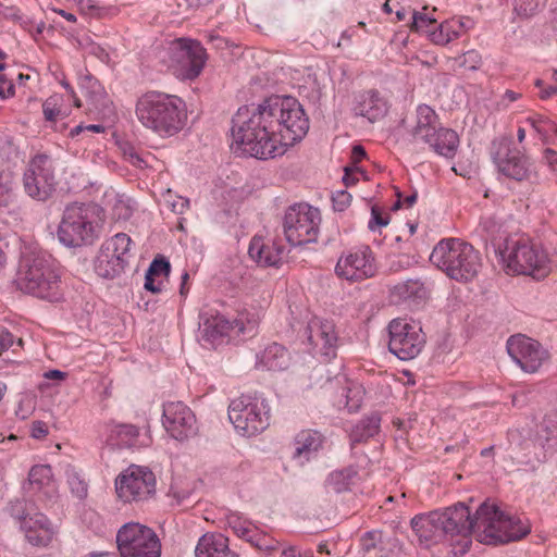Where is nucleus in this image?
<instances>
[{
	"mask_svg": "<svg viewBox=\"0 0 557 557\" xmlns=\"http://www.w3.org/2000/svg\"><path fill=\"white\" fill-rule=\"evenodd\" d=\"M253 544L265 552H274L281 548V543L277 540L260 536L259 534Z\"/></svg>",
	"mask_w": 557,
	"mask_h": 557,
	"instance_id": "56",
	"label": "nucleus"
},
{
	"mask_svg": "<svg viewBox=\"0 0 557 557\" xmlns=\"http://www.w3.org/2000/svg\"><path fill=\"white\" fill-rule=\"evenodd\" d=\"M513 10L520 17L527 18L536 13L545 0H513Z\"/></svg>",
	"mask_w": 557,
	"mask_h": 557,
	"instance_id": "48",
	"label": "nucleus"
},
{
	"mask_svg": "<svg viewBox=\"0 0 557 557\" xmlns=\"http://www.w3.org/2000/svg\"><path fill=\"white\" fill-rule=\"evenodd\" d=\"M536 87L540 88V97L542 99H548L557 94V87L556 86H544L543 82L541 79H537L535 82Z\"/></svg>",
	"mask_w": 557,
	"mask_h": 557,
	"instance_id": "61",
	"label": "nucleus"
},
{
	"mask_svg": "<svg viewBox=\"0 0 557 557\" xmlns=\"http://www.w3.org/2000/svg\"><path fill=\"white\" fill-rule=\"evenodd\" d=\"M321 213L308 203L290 206L284 215L283 228L286 240L292 246L317 242L320 233Z\"/></svg>",
	"mask_w": 557,
	"mask_h": 557,
	"instance_id": "10",
	"label": "nucleus"
},
{
	"mask_svg": "<svg viewBox=\"0 0 557 557\" xmlns=\"http://www.w3.org/2000/svg\"><path fill=\"white\" fill-rule=\"evenodd\" d=\"M66 480L72 494L78 499L87 496L88 484L85 479L74 469L66 470Z\"/></svg>",
	"mask_w": 557,
	"mask_h": 557,
	"instance_id": "46",
	"label": "nucleus"
},
{
	"mask_svg": "<svg viewBox=\"0 0 557 557\" xmlns=\"http://www.w3.org/2000/svg\"><path fill=\"white\" fill-rule=\"evenodd\" d=\"M424 144H428L437 154L451 159L459 147V136L450 128L440 127Z\"/></svg>",
	"mask_w": 557,
	"mask_h": 557,
	"instance_id": "36",
	"label": "nucleus"
},
{
	"mask_svg": "<svg viewBox=\"0 0 557 557\" xmlns=\"http://www.w3.org/2000/svg\"><path fill=\"white\" fill-rule=\"evenodd\" d=\"M440 516L446 539H453L456 535L467 537L472 531L481 533L478 510L472 516L462 503L440 510Z\"/></svg>",
	"mask_w": 557,
	"mask_h": 557,
	"instance_id": "22",
	"label": "nucleus"
},
{
	"mask_svg": "<svg viewBox=\"0 0 557 557\" xmlns=\"http://www.w3.org/2000/svg\"><path fill=\"white\" fill-rule=\"evenodd\" d=\"M351 202V195L346 190H337L332 195V203L335 211L346 210Z\"/></svg>",
	"mask_w": 557,
	"mask_h": 557,
	"instance_id": "54",
	"label": "nucleus"
},
{
	"mask_svg": "<svg viewBox=\"0 0 557 557\" xmlns=\"http://www.w3.org/2000/svg\"><path fill=\"white\" fill-rule=\"evenodd\" d=\"M227 414L235 431L242 436L258 435L270 424V406L267 399L258 394H243L232 399Z\"/></svg>",
	"mask_w": 557,
	"mask_h": 557,
	"instance_id": "8",
	"label": "nucleus"
},
{
	"mask_svg": "<svg viewBox=\"0 0 557 557\" xmlns=\"http://www.w3.org/2000/svg\"><path fill=\"white\" fill-rule=\"evenodd\" d=\"M11 515L18 520L26 541L33 546L46 547L57 534V528L44 513L33 509H27L24 512L22 502H16L11 506Z\"/></svg>",
	"mask_w": 557,
	"mask_h": 557,
	"instance_id": "17",
	"label": "nucleus"
},
{
	"mask_svg": "<svg viewBox=\"0 0 557 557\" xmlns=\"http://www.w3.org/2000/svg\"><path fill=\"white\" fill-rule=\"evenodd\" d=\"M507 351L521 370L528 373H535L548 359L547 350L539 342L521 334L508 338Z\"/></svg>",
	"mask_w": 557,
	"mask_h": 557,
	"instance_id": "19",
	"label": "nucleus"
},
{
	"mask_svg": "<svg viewBox=\"0 0 557 557\" xmlns=\"http://www.w3.org/2000/svg\"><path fill=\"white\" fill-rule=\"evenodd\" d=\"M388 349L403 361L412 360L420 355L425 345V335L419 323L397 318L388 323Z\"/></svg>",
	"mask_w": 557,
	"mask_h": 557,
	"instance_id": "12",
	"label": "nucleus"
},
{
	"mask_svg": "<svg viewBox=\"0 0 557 557\" xmlns=\"http://www.w3.org/2000/svg\"><path fill=\"white\" fill-rule=\"evenodd\" d=\"M250 259L263 268H278L283 262L284 247L272 239L253 236L248 247Z\"/></svg>",
	"mask_w": 557,
	"mask_h": 557,
	"instance_id": "26",
	"label": "nucleus"
},
{
	"mask_svg": "<svg viewBox=\"0 0 557 557\" xmlns=\"http://www.w3.org/2000/svg\"><path fill=\"white\" fill-rule=\"evenodd\" d=\"M115 491L125 503L148 498L156 491V478L147 467L132 465L115 480Z\"/></svg>",
	"mask_w": 557,
	"mask_h": 557,
	"instance_id": "14",
	"label": "nucleus"
},
{
	"mask_svg": "<svg viewBox=\"0 0 557 557\" xmlns=\"http://www.w3.org/2000/svg\"><path fill=\"white\" fill-rule=\"evenodd\" d=\"M366 391L364 387L357 382H349L342 392L337 400L338 408H345L348 412H356L360 409Z\"/></svg>",
	"mask_w": 557,
	"mask_h": 557,
	"instance_id": "39",
	"label": "nucleus"
},
{
	"mask_svg": "<svg viewBox=\"0 0 557 557\" xmlns=\"http://www.w3.org/2000/svg\"><path fill=\"white\" fill-rule=\"evenodd\" d=\"M162 425L166 434L177 442L188 441L199 431L196 414L183 401H168L163 405Z\"/></svg>",
	"mask_w": 557,
	"mask_h": 557,
	"instance_id": "18",
	"label": "nucleus"
},
{
	"mask_svg": "<svg viewBox=\"0 0 557 557\" xmlns=\"http://www.w3.org/2000/svg\"><path fill=\"white\" fill-rule=\"evenodd\" d=\"M14 343V336L7 329L0 327V354L11 348Z\"/></svg>",
	"mask_w": 557,
	"mask_h": 557,
	"instance_id": "59",
	"label": "nucleus"
},
{
	"mask_svg": "<svg viewBox=\"0 0 557 557\" xmlns=\"http://www.w3.org/2000/svg\"><path fill=\"white\" fill-rule=\"evenodd\" d=\"M35 408L36 401L34 397L26 395L20 399L15 409V416L21 420H26L34 413Z\"/></svg>",
	"mask_w": 557,
	"mask_h": 557,
	"instance_id": "50",
	"label": "nucleus"
},
{
	"mask_svg": "<svg viewBox=\"0 0 557 557\" xmlns=\"http://www.w3.org/2000/svg\"><path fill=\"white\" fill-rule=\"evenodd\" d=\"M147 274H150V275H153V276H157V277H160V278H165L169 273H170V263L169 261H166L165 259H154L147 272Z\"/></svg>",
	"mask_w": 557,
	"mask_h": 557,
	"instance_id": "52",
	"label": "nucleus"
},
{
	"mask_svg": "<svg viewBox=\"0 0 557 557\" xmlns=\"http://www.w3.org/2000/svg\"><path fill=\"white\" fill-rule=\"evenodd\" d=\"M357 475L354 467L333 471L326 479V488L336 494L347 492L357 482Z\"/></svg>",
	"mask_w": 557,
	"mask_h": 557,
	"instance_id": "38",
	"label": "nucleus"
},
{
	"mask_svg": "<svg viewBox=\"0 0 557 557\" xmlns=\"http://www.w3.org/2000/svg\"><path fill=\"white\" fill-rule=\"evenodd\" d=\"M64 98L60 94H53L42 103V113L46 121L55 122L59 117L65 116L63 110Z\"/></svg>",
	"mask_w": 557,
	"mask_h": 557,
	"instance_id": "45",
	"label": "nucleus"
},
{
	"mask_svg": "<svg viewBox=\"0 0 557 557\" xmlns=\"http://www.w3.org/2000/svg\"><path fill=\"white\" fill-rule=\"evenodd\" d=\"M230 336H236L232 320L213 310H205L200 313L199 339L201 342L215 345Z\"/></svg>",
	"mask_w": 557,
	"mask_h": 557,
	"instance_id": "24",
	"label": "nucleus"
},
{
	"mask_svg": "<svg viewBox=\"0 0 557 557\" xmlns=\"http://www.w3.org/2000/svg\"><path fill=\"white\" fill-rule=\"evenodd\" d=\"M309 131V119L290 96H272L260 103L240 107L232 121L234 152L259 160L283 156Z\"/></svg>",
	"mask_w": 557,
	"mask_h": 557,
	"instance_id": "1",
	"label": "nucleus"
},
{
	"mask_svg": "<svg viewBox=\"0 0 557 557\" xmlns=\"http://www.w3.org/2000/svg\"><path fill=\"white\" fill-rule=\"evenodd\" d=\"M536 442L547 450L557 448V413L545 417Z\"/></svg>",
	"mask_w": 557,
	"mask_h": 557,
	"instance_id": "42",
	"label": "nucleus"
},
{
	"mask_svg": "<svg viewBox=\"0 0 557 557\" xmlns=\"http://www.w3.org/2000/svg\"><path fill=\"white\" fill-rule=\"evenodd\" d=\"M28 481L34 490L41 492L49 499L55 497L58 494V484L49 465H36L32 467L28 473Z\"/></svg>",
	"mask_w": 557,
	"mask_h": 557,
	"instance_id": "35",
	"label": "nucleus"
},
{
	"mask_svg": "<svg viewBox=\"0 0 557 557\" xmlns=\"http://www.w3.org/2000/svg\"><path fill=\"white\" fill-rule=\"evenodd\" d=\"M195 557H238L230 548L228 539L221 533H206L199 537Z\"/></svg>",
	"mask_w": 557,
	"mask_h": 557,
	"instance_id": "32",
	"label": "nucleus"
},
{
	"mask_svg": "<svg viewBox=\"0 0 557 557\" xmlns=\"http://www.w3.org/2000/svg\"><path fill=\"white\" fill-rule=\"evenodd\" d=\"M306 335L314 354L325 358L336 356L339 336L333 321L313 317L307 324Z\"/></svg>",
	"mask_w": 557,
	"mask_h": 557,
	"instance_id": "21",
	"label": "nucleus"
},
{
	"mask_svg": "<svg viewBox=\"0 0 557 557\" xmlns=\"http://www.w3.org/2000/svg\"><path fill=\"white\" fill-rule=\"evenodd\" d=\"M261 311L256 309H244L232 320L235 335L250 334L261 320Z\"/></svg>",
	"mask_w": 557,
	"mask_h": 557,
	"instance_id": "41",
	"label": "nucleus"
},
{
	"mask_svg": "<svg viewBox=\"0 0 557 557\" xmlns=\"http://www.w3.org/2000/svg\"><path fill=\"white\" fill-rule=\"evenodd\" d=\"M394 294L404 301L420 304L428 297V289L419 280H407L394 287Z\"/></svg>",
	"mask_w": 557,
	"mask_h": 557,
	"instance_id": "40",
	"label": "nucleus"
},
{
	"mask_svg": "<svg viewBox=\"0 0 557 557\" xmlns=\"http://www.w3.org/2000/svg\"><path fill=\"white\" fill-rule=\"evenodd\" d=\"M163 287V280L150 274L145 275V288L151 293H160Z\"/></svg>",
	"mask_w": 557,
	"mask_h": 557,
	"instance_id": "58",
	"label": "nucleus"
},
{
	"mask_svg": "<svg viewBox=\"0 0 557 557\" xmlns=\"http://www.w3.org/2000/svg\"><path fill=\"white\" fill-rule=\"evenodd\" d=\"M435 26V20L429 14L417 11L413 12L411 29L428 36V32H432Z\"/></svg>",
	"mask_w": 557,
	"mask_h": 557,
	"instance_id": "47",
	"label": "nucleus"
},
{
	"mask_svg": "<svg viewBox=\"0 0 557 557\" xmlns=\"http://www.w3.org/2000/svg\"><path fill=\"white\" fill-rule=\"evenodd\" d=\"M494 147L496 151L493 152V161L499 173L518 182L536 180L533 163L519 150L511 148L510 140L494 143Z\"/></svg>",
	"mask_w": 557,
	"mask_h": 557,
	"instance_id": "15",
	"label": "nucleus"
},
{
	"mask_svg": "<svg viewBox=\"0 0 557 557\" xmlns=\"http://www.w3.org/2000/svg\"><path fill=\"white\" fill-rule=\"evenodd\" d=\"M20 290L51 302L62 299L55 260L45 252H28L21 258L15 277Z\"/></svg>",
	"mask_w": 557,
	"mask_h": 557,
	"instance_id": "3",
	"label": "nucleus"
},
{
	"mask_svg": "<svg viewBox=\"0 0 557 557\" xmlns=\"http://www.w3.org/2000/svg\"><path fill=\"white\" fill-rule=\"evenodd\" d=\"M132 239L117 233L104 240L95 260V271L103 278H114L124 272L128 263Z\"/></svg>",
	"mask_w": 557,
	"mask_h": 557,
	"instance_id": "13",
	"label": "nucleus"
},
{
	"mask_svg": "<svg viewBox=\"0 0 557 557\" xmlns=\"http://www.w3.org/2000/svg\"><path fill=\"white\" fill-rule=\"evenodd\" d=\"M544 160L552 170L557 171V151L549 148L545 149Z\"/></svg>",
	"mask_w": 557,
	"mask_h": 557,
	"instance_id": "62",
	"label": "nucleus"
},
{
	"mask_svg": "<svg viewBox=\"0 0 557 557\" xmlns=\"http://www.w3.org/2000/svg\"><path fill=\"white\" fill-rule=\"evenodd\" d=\"M44 379L46 380H52V381H64L67 377V373L63 372L61 370H48L44 373Z\"/></svg>",
	"mask_w": 557,
	"mask_h": 557,
	"instance_id": "63",
	"label": "nucleus"
},
{
	"mask_svg": "<svg viewBox=\"0 0 557 557\" xmlns=\"http://www.w3.org/2000/svg\"><path fill=\"white\" fill-rule=\"evenodd\" d=\"M430 261L456 281H471L481 268L479 252L459 238L440 240L431 252Z\"/></svg>",
	"mask_w": 557,
	"mask_h": 557,
	"instance_id": "5",
	"label": "nucleus"
},
{
	"mask_svg": "<svg viewBox=\"0 0 557 557\" xmlns=\"http://www.w3.org/2000/svg\"><path fill=\"white\" fill-rule=\"evenodd\" d=\"M49 433L48 425L40 420L34 421L30 425V436L35 440H42Z\"/></svg>",
	"mask_w": 557,
	"mask_h": 557,
	"instance_id": "57",
	"label": "nucleus"
},
{
	"mask_svg": "<svg viewBox=\"0 0 557 557\" xmlns=\"http://www.w3.org/2000/svg\"><path fill=\"white\" fill-rule=\"evenodd\" d=\"M354 112L370 122H375L386 114L387 103L377 91H363L355 97Z\"/></svg>",
	"mask_w": 557,
	"mask_h": 557,
	"instance_id": "29",
	"label": "nucleus"
},
{
	"mask_svg": "<svg viewBox=\"0 0 557 557\" xmlns=\"http://www.w3.org/2000/svg\"><path fill=\"white\" fill-rule=\"evenodd\" d=\"M478 519L480 541L486 544L518 541L531 530L527 520L507 516L493 504H481L478 508Z\"/></svg>",
	"mask_w": 557,
	"mask_h": 557,
	"instance_id": "7",
	"label": "nucleus"
},
{
	"mask_svg": "<svg viewBox=\"0 0 557 557\" xmlns=\"http://www.w3.org/2000/svg\"><path fill=\"white\" fill-rule=\"evenodd\" d=\"M106 433V443L115 448L138 449L151 444L150 434L133 424L112 422L107 424Z\"/></svg>",
	"mask_w": 557,
	"mask_h": 557,
	"instance_id": "23",
	"label": "nucleus"
},
{
	"mask_svg": "<svg viewBox=\"0 0 557 557\" xmlns=\"http://www.w3.org/2000/svg\"><path fill=\"white\" fill-rule=\"evenodd\" d=\"M336 274L347 281H359L374 275L375 265L369 247H359L343 253L335 267Z\"/></svg>",
	"mask_w": 557,
	"mask_h": 557,
	"instance_id": "20",
	"label": "nucleus"
},
{
	"mask_svg": "<svg viewBox=\"0 0 557 557\" xmlns=\"http://www.w3.org/2000/svg\"><path fill=\"white\" fill-rule=\"evenodd\" d=\"M531 125L544 140L557 131L555 123L547 119L531 120Z\"/></svg>",
	"mask_w": 557,
	"mask_h": 557,
	"instance_id": "51",
	"label": "nucleus"
},
{
	"mask_svg": "<svg viewBox=\"0 0 557 557\" xmlns=\"http://www.w3.org/2000/svg\"><path fill=\"white\" fill-rule=\"evenodd\" d=\"M389 223L387 216H383L381 211L376 207L371 209V219L369 220L368 227L371 232H379L382 227Z\"/></svg>",
	"mask_w": 557,
	"mask_h": 557,
	"instance_id": "53",
	"label": "nucleus"
},
{
	"mask_svg": "<svg viewBox=\"0 0 557 557\" xmlns=\"http://www.w3.org/2000/svg\"><path fill=\"white\" fill-rule=\"evenodd\" d=\"M228 524L235 534L248 542L253 543L258 536L256 527L248 520L238 515H232L228 518Z\"/></svg>",
	"mask_w": 557,
	"mask_h": 557,
	"instance_id": "43",
	"label": "nucleus"
},
{
	"mask_svg": "<svg viewBox=\"0 0 557 557\" xmlns=\"http://www.w3.org/2000/svg\"><path fill=\"white\" fill-rule=\"evenodd\" d=\"M104 218L96 203L69 205L58 227V238L65 247L91 245L101 235Z\"/></svg>",
	"mask_w": 557,
	"mask_h": 557,
	"instance_id": "4",
	"label": "nucleus"
},
{
	"mask_svg": "<svg viewBox=\"0 0 557 557\" xmlns=\"http://www.w3.org/2000/svg\"><path fill=\"white\" fill-rule=\"evenodd\" d=\"M119 557H161L157 533L139 522L124 523L116 532Z\"/></svg>",
	"mask_w": 557,
	"mask_h": 557,
	"instance_id": "11",
	"label": "nucleus"
},
{
	"mask_svg": "<svg viewBox=\"0 0 557 557\" xmlns=\"http://www.w3.org/2000/svg\"><path fill=\"white\" fill-rule=\"evenodd\" d=\"M13 95V86L0 75V98L7 99Z\"/></svg>",
	"mask_w": 557,
	"mask_h": 557,
	"instance_id": "64",
	"label": "nucleus"
},
{
	"mask_svg": "<svg viewBox=\"0 0 557 557\" xmlns=\"http://www.w3.org/2000/svg\"><path fill=\"white\" fill-rule=\"evenodd\" d=\"M496 253L506 268L513 273L541 278L550 270L552 260L548 253L525 240L507 238L497 246Z\"/></svg>",
	"mask_w": 557,
	"mask_h": 557,
	"instance_id": "6",
	"label": "nucleus"
},
{
	"mask_svg": "<svg viewBox=\"0 0 557 557\" xmlns=\"http://www.w3.org/2000/svg\"><path fill=\"white\" fill-rule=\"evenodd\" d=\"M82 13L90 16H102V9L94 0H73Z\"/></svg>",
	"mask_w": 557,
	"mask_h": 557,
	"instance_id": "55",
	"label": "nucleus"
},
{
	"mask_svg": "<svg viewBox=\"0 0 557 557\" xmlns=\"http://www.w3.org/2000/svg\"><path fill=\"white\" fill-rule=\"evenodd\" d=\"M160 58L177 78L191 81L205 66L206 51L196 40L178 38L168 42Z\"/></svg>",
	"mask_w": 557,
	"mask_h": 557,
	"instance_id": "9",
	"label": "nucleus"
},
{
	"mask_svg": "<svg viewBox=\"0 0 557 557\" xmlns=\"http://www.w3.org/2000/svg\"><path fill=\"white\" fill-rule=\"evenodd\" d=\"M442 523L443 520H441L440 510L417 515L410 522L419 543L425 547H430L431 545L446 540L445 529Z\"/></svg>",
	"mask_w": 557,
	"mask_h": 557,
	"instance_id": "25",
	"label": "nucleus"
},
{
	"mask_svg": "<svg viewBox=\"0 0 557 557\" xmlns=\"http://www.w3.org/2000/svg\"><path fill=\"white\" fill-rule=\"evenodd\" d=\"M79 87L99 113L111 115L114 111L113 103L100 82L86 74L79 76Z\"/></svg>",
	"mask_w": 557,
	"mask_h": 557,
	"instance_id": "31",
	"label": "nucleus"
},
{
	"mask_svg": "<svg viewBox=\"0 0 557 557\" xmlns=\"http://www.w3.org/2000/svg\"><path fill=\"white\" fill-rule=\"evenodd\" d=\"M381 417L377 413H371L361 419L356 423L350 432V441L355 443H361L376 435L380 431Z\"/></svg>",
	"mask_w": 557,
	"mask_h": 557,
	"instance_id": "37",
	"label": "nucleus"
},
{
	"mask_svg": "<svg viewBox=\"0 0 557 557\" xmlns=\"http://www.w3.org/2000/svg\"><path fill=\"white\" fill-rule=\"evenodd\" d=\"M24 189L37 200H46L54 190V166L50 157L37 154L28 163L24 172Z\"/></svg>",
	"mask_w": 557,
	"mask_h": 557,
	"instance_id": "16",
	"label": "nucleus"
},
{
	"mask_svg": "<svg viewBox=\"0 0 557 557\" xmlns=\"http://www.w3.org/2000/svg\"><path fill=\"white\" fill-rule=\"evenodd\" d=\"M135 115L145 129L160 138H170L184 129L187 108L176 95L149 90L137 97Z\"/></svg>",
	"mask_w": 557,
	"mask_h": 557,
	"instance_id": "2",
	"label": "nucleus"
},
{
	"mask_svg": "<svg viewBox=\"0 0 557 557\" xmlns=\"http://www.w3.org/2000/svg\"><path fill=\"white\" fill-rule=\"evenodd\" d=\"M100 208L107 211L113 220L126 221L134 212L133 200L125 194L116 191L114 188H108L101 198Z\"/></svg>",
	"mask_w": 557,
	"mask_h": 557,
	"instance_id": "33",
	"label": "nucleus"
},
{
	"mask_svg": "<svg viewBox=\"0 0 557 557\" xmlns=\"http://www.w3.org/2000/svg\"><path fill=\"white\" fill-rule=\"evenodd\" d=\"M382 537V533L380 531H370L362 539V546L364 549L369 550L376 545V542Z\"/></svg>",
	"mask_w": 557,
	"mask_h": 557,
	"instance_id": "60",
	"label": "nucleus"
},
{
	"mask_svg": "<svg viewBox=\"0 0 557 557\" xmlns=\"http://www.w3.org/2000/svg\"><path fill=\"white\" fill-rule=\"evenodd\" d=\"M164 203L176 214H183L189 207V200L187 198L174 195L170 190L164 196Z\"/></svg>",
	"mask_w": 557,
	"mask_h": 557,
	"instance_id": "49",
	"label": "nucleus"
},
{
	"mask_svg": "<svg viewBox=\"0 0 557 557\" xmlns=\"http://www.w3.org/2000/svg\"><path fill=\"white\" fill-rule=\"evenodd\" d=\"M15 182L10 171L0 170V208H8L15 200Z\"/></svg>",
	"mask_w": 557,
	"mask_h": 557,
	"instance_id": "44",
	"label": "nucleus"
},
{
	"mask_svg": "<svg viewBox=\"0 0 557 557\" xmlns=\"http://www.w3.org/2000/svg\"><path fill=\"white\" fill-rule=\"evenodd\" d=\"M474 21L469 16L448 18L428 32V38L437 46H447L474 27Z\"/></svg>",
	"mask_w": 557,
	"mask_h": 557,
	"instance_id": "27",
	"label": "nucleus"
},
{
	"mask_svg": "<svg viewBox=\"0 0 557 557\" xmlns=\"http://www.w3.org/2000/svg\"><path fill=\"white\" fill-rule=\"evenodd\" d=\"M289 363L287 349L277 343L269 344L256 352L255 368L259 371H283Z\"/></svg>",
	"mask_w": 557,
	"mask_h": 557,
	"instance_id": "28",
	"label": "nucleus"
},
{
	"mask_svg": "<svg viewBox=\"0 0 557 557\" xmlns=\"http://www.w3.org/2000/svg\"><path fill=\"white\" fill-rule=\"evenodd\" d=\"M294 446L293 460L302 467L318 456L322 447V437L315 431H301L295 437Z\"/></svg>",
	"mask_w": 557,
	"mask_h": 557,
	"instance_id": "30",
	"label": "nucleus"
},
{
	"mask_svg": "<svg viewBox=\"0 0 557 557\" xmlns=\"http://www.w3.org/2000/svg\"><path fill=\"white\" fill-rule=\"evenodd\" d=\"M416 125L411 131L413 140L422 143L430 140L437 129V114L431 107L420 104L416 110Z\"/></svg>",
	"mask_w": 557,
	"mask_h": 557,
	"instance_id": "34",
	"label": "nucleus"
}]
</instances>
